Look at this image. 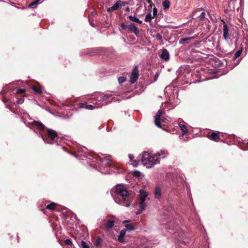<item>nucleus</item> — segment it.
I'll use <instances>...</instances> for the list:
<instances>
[{
  "label": "nucleus",
  "mask_w": 248,
  "mask_h": 248,
  "mask_svg": "<svg viewBox=\"0 0 248 248\" xmlns=\"http://www.w3.org/2000/svg\"><path fill=\"white\" fill-rule=\"evenodd\" d=\"M132 174L136 177H139L140 176L141 173L138 170H134L132 172Z\"/></svg>",
  "instance_id": "obj_37"
},
{
  "label": "nucleus",
  "mask_w": 248,
  "mask_h": 248,
  "mask_svg": "<svg viewBox=\"0 0 248 248\" xmlns=\"http://www.w3.org/2000/svg\"><path fill=\"white\" fill-rule=\"evenodd\" d=\"M95 101H96V100ZM94 106L92 105L87 104L86 109H88V110H92V109L95 108H97L96 107V102L94 103Z\"/></svg>",
  "instance_id": "obj_31"
},
{
  "label": "nucleus",
  "mask_w": 248,
  "mask_h": 248,
  "mask_svg": "<svg viewBox=\"0 0 248 248\" xmlns=\"http://www.w3.org/2000/svg\"><path fill=\"white\" fill-rule=\"evenodd\" d=\"M242 49H240V50H238V51H237L236 52V53L234 54V56H233V59L234 60H236L237 58H238L240 55L242 53Z\"/></svg>",
  "instance_id": "obj_29"
},
{
  "label": "nucleus",
  "mask_w": 248,
  "mask_h": 248,
  "mask_svg": "<svg viewBox=\"0 0 248 248\" xmlns=\"http://www.w3.org/2000/svg\"><path fill=\"white\" fill-rule=\"evenodd\" d=\"M163 112L162 110L159 109L157 111L156 114L155 116V124L159 128H161V122H165V120H166L165 118H163V117H161Z\"/></svg>",
  "instance_id": "obj_8"
},
{
  "label": "nucleus",
  "mask_w": 248,
  "mask_h": 248,
  "mask_svg": "<svg viewBox=\"0 0 248 248\" xmlns=\"http://www.w3.org/2000/svg\"><path fill=\"white\" fill-rule=\"evenodd\" d=\"M155 39L159 41H162V37L159 33H157L155 35Z\"/></svg>",
  "instance_id": "obj_40"
},
{
  "label": "nucleus",
  "mask_w": 248,
  "mask_h": 248,
  "mask_svg": "<svg viewBox=\"0 0 248 248\" xmlns=\"http://www.w3.org/2000/svg\"><path fill=\"white\" fill-rule=\"evenodd\" d=\"M195 37H186L180 39L179 43L180 44H184L187 43L189 41H192L195 39Z\"/></svg>",
  "instance_id": "obj_22"
},
{
  "label": "nucleus",
  "mask_w": 248,
  "mask_h": 248,
  "mask_svg": "<svg viewBox=\"0 0 248 248\" xmlns=\"http://www.w3.org/2000/svg\"><path fill=\"white\" fill-rule=\"evenodd\" d=\"M179 126L183 132V135H184L185 133H186L187 132V128L185 125L181 124H179Z\"/></svg>",
  "instance_id": "obj_25"
},
{
  "label": "nucleus",
  "mask_w": 248,
  "mask_h": 248,
  "mask_svg": "<svg viewBox=\"0 0 248 248\" xmlns=\"http://www.w3.org/2000/svg\"><path fill=\"white\" fill-rule=\"evenodd\" d=\"M160 57L162 60L166 61H168L170 59L169 51L166 49H163Z\"/></svg>",
  "instance_id": "obj_15"
},
{
  "label": "nucleus",
  "mask_w": 248,
  "mask_h": 248,
  "mask_svg": "<svg viewBox=\"0 0 248 248\" xmlns=\"http://www.w3.org/2000/svg\"><path fill=\"white\" fill-rule=\"evenodd\" d=\"M112 94H106L99 95L96 99V107L98 108L103 106L107 105L112 101Z\"/></svg>",
  "instance_id": "obj_5"
},
{
  "label": "nucleus",
  "mask_w": 248,
  "mask_h": 248,
  "mask_svg": "<svg viewBox=\"0 0 248 248\" xmlns=\"http://www.w3.org/2000/svg\"><path fill=\"white\" fill-rule=\"evenodd\" d=\"M152 18V16L151 14L149 13L146 15V16H145V21L146 22H150L151 21Z\"/></svg>",
  "instance_id": "obj_32"
},
{
  "label": "nucleus",
  "mask_w": 248,
  "mask_h": 248,
  "mask_svg": "<svg viewBox=\"0 0 248 248\" xmlns=\"http://www.w3.org/2000/svg\"><path fill=\"white\" fill-rule=\"evenodd\" d=\"M126 11H129V8L128 7H127V8H126Z\"/></svg>",
  "instance_id": "obj_53"
},
{
  "label": "nucleus",
  "mask_w": 248,
  "mask_h": 248,
  "mask_svg": "<svg viewBox=\"0 0 248 248\" xmlns=\"http://www.w3.org/2000/svg\"><path fill=\"white\" fill-rule=\"evenodd\" d=\"M126 230H122L120 232V234L118 237V241L119 242H123L124 241V236H125Z\"/></svg>",
  "instance_id": "obj_21"
},
{
  "label": "nucleus",
  "mask_w": 248,
  "mask_h": 248,
  "mask_svg": "<svg viewBox=\"0 0 248 248\" xmlns=\"http://www.w3.org/2000/svg\"><path fill=\"white\" fill-rule=\"evenodd\" d=\"M128 157L129 158V159H130V161L131 162V161H133V160H134V156H133V155H131V154H129L128 155Z\"/></svg>",
  "instance_id": "obj_48"
},
{
  "label": "nucleus",
  "mask_w": 248,
  "mask_h": 248,
  "mask_svg": "<svg viewBox=\"0 0 248 248\" xmlns=\"http://www.w3.org/2000/svg\"><path fill=\"white\" fill-rule=\"evenodd\" d=\"M125 227L126 229V230H128L130 231H134L135 229V228L133 225L130 224H126L125 225Z\"/></svg>",
  "instance_id": "obj_30"
},
{
  "label": "nucleus",
  "mask_w": 248,
  "mask_h": 248,
  "mask_svg": "<svg viewBox=\"0 0 248 248\" xmlns=\"http://www.w3.org/2000/svg\"><path fill=\"white\" fill-rule=\"evenodd\" d=\"M32 89L37 94H41L42 93L41 89H37L35 87L33 86L32 87Z\"/></svg>",
  "instance_id": "obj_34"
},
{
  "label": "nucleus",
  "mask_w": 248,
  "mask_h": 248,
  "mask_svg": "<svg viewBox=\"0 0 248 248\" xmlns=\"http://www.w3.org/2000/svg\"><path fill=\"white\" fill-rule=\"evenodd\" d=\"M174 213V210L171 206L168 209L165 207L163 212V216L161 220V225H166L168 223H170V221L171 220L170 218L173 217Z\"/></svg>",
  "instance_id": "obj_6"
},
{
  "label": "nucleus",
  "mask_w": 248,
  "mask_h": 248,
  "mask_svg": "<svg viewBox=\"0 0 248 248\" xmlns=\"http://www.w3.org/2000/svg\"><path fill=\"white\" fill-rule=\"evenodd\" d=\"M210 139L215 141H217L219 139V136L218 133L213 132L210 136Z\"/></svg>",
  "instance_id": "obj_23"
},
{
  "label": "nucleus",
  "mask_w": 248,
  "mask_h": 248,
  "mask_svg": "<svg viewBox=\"0 0 248 248\" xmlns=\"http://www.w3.org/2000/svg\"><path fill=\"white\" fill-rule=\"evenodd\" d=\"M111 195L115 202L126 207H129L131 203V198L125 187L123 185L116 186Z\"/></svg>",
  "instance_id": "obj_2"
},
{
  "label": "nucleus",
  "mask_w": 248,
  "mask_h": 248,
  "mask_svg": "<svg viewBox=\"0 0 248 248\" xmlns=\"http://www.w3.org/2000/svg\"><path fill=\"white\" fill-rule=\"evenodd\" d=\"M169 91L171 92L169 96L170 100L173 99L175 103H179V101L178 98V91L177 89L171 87V86L167 87L165 89V92L168 93Z\"/></svg>",
  "instance_id": "obj_7"
},
{
  "label": "nucleus",
  "mask_w": 248,
  "mask_h": 248,
  "mask_svg": "<svg viewBox=\"0 0 248 248\" xmlns=\"http://www.w3.org/2000/svg\"><path fill=\"white\" fill-rule=\"evenodd\" d=\"M162 187L160 186H156L154 191L155 198L159 199L162 195Z\"/></svg>",
  "instance_id": "obj_12"
},
{
  "label": "nucleus",
  "mask_w": 248,
  "mask_h": 248,
  "mask_svg": "<svg viewBox=\"0 0 248 248\" xmlns=\"http://www.w3.org/2000/svg\"><path fill=\"white\" fill-rule=\"evenodd\" d=\"M139 205L140 209H138L136 212V214L137 215H139V214H140L145 209L146 206V205L145 203L144 202L139 201Z\"/></svg>",
  "instance_id": "obj_18"
},
{
  "label": "nucleus",
  "mask_w": 248,
  "mask_h": 248,
  "mask_svg": "<svg viewBox=\"0 0 248 248\" xmlns=\"http://www.w3.org/2000/svg\"><path fill=\"white\" fill-rule=\"evenodd\" d=\"M140 201L145 202L146 199L147 198V196H148L147 192L143 189H140Z\"/></svg>",
  "instance_id": "obj_16"
},
{
  "label": "nucleus",
  "mask_w": 248,
  "mask_h": 248,
  "mask_svg": "<svg viewBox=\"0 0 248 248\" xmlns=\"http://www.w3.org/2000/svg\"><path fill=\"white\" fill-rule=\"evenodd\" d=\"M158 74L157 73H156L155 74V80H156L157 79V78H158Z\"/></svg>",
  "instance_id": "obj_49"
},
{
  "label": "nucleus",
  "mask_w": 248,
  "mask_h": 248,
  "mask_svg": "<svg viewBox=\"0 0 248 248\" xmlns=\"http://www.w3.org/2000/svg\"><path fill=\"white\" fill-rule=\"evenodd\" d=\"M81 245L82 248H90L89 246L84 241H81Z\"/></svg>",
  "instance_id": "obj_35"
},
{
  "label": "nucleus",
  "mask_w": 248,
  "mask_h": 248,
  "mask_svg": "<svg viewBox=\"0 0 248 248\" xmlns=\"http://www.w3.org/2000/svg\"><path fill=\"white\" fill-rule=\"evenodd\" d=\"M99 165L101 170L103 168L107 170L108 169L110 166V161L109 158L105 157L101 159Z\"/></svg>",
  "instance_id": "obj_11"
},
{
  "label": "nucleus",
  "mask_w": 248,
  "mask_h": 248,
  "mask_svg": "<svg viewBox=\"0 0 248 248\" xmlns=\"http://www.w3.org/2000/svg\"><path fill=\"white\" fill-rule=\"evenodd\" d=\"M177 73H178V77L175 80V82L181 84L191 83L188 80L191 76L188 71L184 70L183 72L182 69H178Z\"/></svg>",
  "instance_id": "obj_3"
},
{
  "label": "nucleus",
  "mask_w": 248,
  "mask_h": 248,
  "mask_svg": "<svg viewBox=\"0 0 248 248\" xmlns=\"http://www.w3.org/2000/svg\"><path fill=\"white\" fill-rule=\"evenodd\" d=\"M129 222V220H124L123 221V223H126V222Z\"/></svg>",
  "instance_id": "obj_51"
},
{
  "label": "nucleus",
  "mask_w": 248,
  "mask_h": 248,
  "mask_svg": "<svg viewBox=\"0 0 248 248\" xmlns=\"http://www.w3.org/2000/svg\"><path fill=\"white\" fill-rule=\"evenodd\" d=\"M129 93H125V96H123V98L124 99H127V98H129L131 97V95H127L128 94H129Z\"/></svg>",
  "instance_id": "obj_45"
},
{
  "label": "nucleus",
  "mask_w": 248,
  "mask_h": 248,
  "mask_svg": "<svg viewBox=\"0 0 248 248\" xmlns=\"http://www.w3.org/2000/svg\"><path fill=\"white\" fill-rule=\"evenodd\" d=\"M56 205V203L55 202H52L50 204H48L46 206V208L49 210H54Z\"/></svg>",
  "instance_id": "obj_28"
},
{
  "label": "nucleus",
  "mask_w": 248,
  "mask_h": 248,
  "mask_svg": "<svg viewBox=\"0 0 248 248\" xmlns=\"http://www.w3.org/2000/svg\"><path fill=\"white\" fill-rule=\"evenodd\" d=\"M139 69L137 66H135L133 69L132 72L130 76V82L131 83H134L139 78Z\"/></svg>",
  "instance_id": "obj_9"
},
{
  "label": "nucleus",
  "mask_w": 248,
  "mask_h": 248,
  "mask_svg": "<svg viewBox=\"0 0 248 248\" xmlns=\"http://www.w3.org/2000/svg\"><path fill=\"white\" fill-rule=\"evenodd\" d=\"M127 25H126L124 23L121 24V27L123 30L127 29Z\"/></svg>",
  "instance_id": "obj_47"
},
{
  "label": "nucleus",
  "mask_w": 248,
  "mask_h": 248,
  "mask_svg": "<svg viewBox=\"0 0 248 248\" xmlns=\"http://www.w3.org/2000/svg\"><path fill=\"white\" fill-rule=\"evenodd\" d=\"M236 0H230L228 3L227 10L230 11H234L235 9V5Z\"/></svg>",
  "instance_id": "obj_19"
},
{
  "label": "nucleus",
  "mask_w": 248,
  "mask_h": 248,
  "mask_svg": "<svg viewBox=\"0 0 248 248\" xmlns=\"http://www.w3.org/2000/svg\"><path fill=\"white\" fill-rule=\"evenodd\" d=\"M131 164L133 166V167H137L138 164V162L136 160H133V161H131Z\"/></svg>",
  "instance_id": "obj_41"
},
{
  "label": "nucleus",
  "mask_w": 248,
  "mask_h": 248,
  "mask_svg": "<svg viewBox=\"0 0 248 248\" xmlns=\"http://www.w3.org/2000/svg\"><path fill=\"white\" fill-rule=\"evenodd\" d=\"M89 22H90V25L92 26H94V25H93V23L92 21H91V20L89 19Z\"/></svg>",
  "instance_id": "obj_50"
},
{
  "label": "nucleus",
  "mask_w": 248,
  "mask_h": 248,
  "mask_svg": "<svg viewBox=\"0 0 248 248\" xmlns=\"http://www.w3.org/2000/svg\"><path fill=\"white\" fill-rule=\"evenodd\" d=\"M121 1H117L112 7L108 8L107 11L110 12L113 11L117 10L122 7Z\"/></svg>",
  "instance_id": "obj_14"
},
{
  "label": "nucleus",
  "mask_w": 248,
  "mask_h": 248,
  "mask_svg": "<svg viewBox=\"0 0 248 248\" xmlns=\"http://www.w3.org/2000/svg\"><path fill=\"white\" fill-rule=\"evenodd\" d=\"M87 104L86 103H80L78 105V108H86Z\"/></svg>",
  "instance_id": "obj_33"
},
{
  "label": "nucleus",
  "mask_w": 248,
  "mask_h": 248,
  "mask_svg": "<svg viewBox=\"0 0 248 248\" xmlns=\"http://www.w3.org/2000/svg\"><path fill=\"white\" fill-rule=\"evenodd\" d=\"M205 13L204 12H202L201 13L200 15L199 16V17L201 19H203L205 17Z\"/></svg>",
  "instance_id": "obj_46"
},
{
  "label": "nucleus",
  "mask_w": 248,
  "mask_h": 248,
  "mask_svg": "<svg viewBox=\"0 0 248 248\" xmlns=\"http://www.w3.org/2000/svg\"><path fill=\"white\" fill-rule=\"evenodd\" d=\"M24 101V99L23 98H20L19 99H18L17 100V103L18 104H22Z\"/></svg>",
  "instance_id": "obj_44"
},
{
  "label": "nucleus",
  "mask_w": 248,
  "mask_h": 248,
  "mask_svg": "<svg viewBox=\"0 0 248 248\" xmlns=\"http://www.w3.org/2000/svg\"><path fill=\"white\" fill-rule=\"evenodd\" d=\"M25 92V90L24 89H17L16 90V93L18 94H22Z\"/></svg>",
  "instance_id": "obj_39"
},
{
  "label": "nucleus",
  "mask_w": 248,
  "mask_h": 248,
  "mask_svg": "<svg viewBox=\"0 0 248 248\" xmlns=\"http://www.w3.org/2000/svg\"><path fill=\"white\" fill-rule=\"evenodd\" d=\"M125 78L124 77H120L118 78V82L120 84L123 83L125 81Z\"/></svg>",
  "instance_id": "obj_36"
},
{
  "label": "nucleus",
  "mask_w": 248,
  "mask_h": 248,
  "mask_svg": "<svg viewBox=\"0 0 248 248\" xmlns=\"http://www.w3.org/2000/svg\"><path fill=\"white\" fill-rule=\"evenodd\" d=\"M47 137L45 138L42 134L40 133V136L44 140V141L46 143H54L57 142L58 139V136L57 132L51 129H47Z\"/></svg>",
  "instance_id": "obj_4"
},
{
  "label": "nucleus",
  "mask_w": 248,
  "mask_h": 248,
  "mask_svg": "<svg viewBox=\"0 0 248 248\" xmlns=\"http://www.w3.org/2000/svg\"><path fill=\"white\" fill-rule=\"evenodd\" d=\"M101 242V239L100 238H98L95 242V245L96 246H98L100 245Z\"/></svg>",
  "instance_id": "obj_42"
},
{
  "label": "nucleus",
  "mask_w": 248,
  "mask_h": 248,
  "mask_svg": "<svg viewBox=\"0 0 248 248\" xmlns=\"http://www.w3.org/2000/svg\"><path fill=\"white\" fill-rule=\"evenodd\" d=\"M41 0H35L29 4V7L31 8H34L40 2Z\"/></svg>",
  "instance_id": "obj_27"
},
{
  "label": "nucleus",
  "mask_w": 248,
  "mask_h": 248,
  "mask_svg": "<svg viewBox=\"0 0 248 248\" xmlns=\"http://www.w3.org/2000/svg\"><path fill=\"white\" fill-rule=\"evenodd\" d=\"M223 38L225 40L228 39V34H229V29L227 25L225 23L223 24Z\"/></svg>",
  "instance_id": "obj_17"
},
{
  "label": "nucleus",
  "mask_w": 248,
  "mask_h": 248,
  "mask_svg": "<svg viewBox=\"0 0 248 248\" xmlns=\"http://www.w3.org/2000/svg\"><path fill=\"white\" fill-rule=\"evenodd\" d=\"M170 2L169 0H165L162 2V5L164 9H169L170 6Z\"/></svg>",
  "instance_id": "obj_26"
},
{
  "label": "nucleus",
  "mask_w": 248,
  "mask_h": 248,
  "mask_svg": "<svg viewBox=\"0 0 248 248\" xmlns=\"http://www.w3.org/2000/svg\"><path fill=\"white\" fill-rule=\"evenodd\" d=\"M103 220L105 222L103 228L106 231H109L113 227L114 224V220L108 219L107 217L104 218Z\"/></svg>",
  "instance_id": "obj_10"
},
{
  "label": "nucleus",
  "mask_w": 248,
  "mask_h": 248,
  "mask_svg": "<svg viewBox=\"0 0 248 248\" xmlns=\"http://www.w3.org/2000/svg\"><path fill=\"white\" fill-rule=\"evenodd\" d=\"M165 229H170V228H169V227H168L167 226H165Z\"/></svg>",
  "instance_id": "obj_54"
},
{
  "label": "nucleus",
  "mask_w": 248,
  "mask_h": 248,
  "mask_svg": "<svg viewBox=\"0 0 248 248\" xmlns=\"http://www.w3.org/2000/svg\"><path fill=\"white\" fill-rule=\"evenodd\" d=\"M157 10L156 8H154L153 11V17H155L157 15Z\"/></svg>",
  "instance_id": "obj_43"
},
{
  "label": "nucleus",
  "mask_w": 248,
  "mask_h": 248,
  "mask_svg": "<svg viewBox=\"0 0 248 248\" xmlns=\"http://www.w3.org/2000/svg\"><path fill=\"white\" fill-rule=\"evenodd\" d=\"M168 155V151L165 150H161L155 154L144 151L142 154L141 163L147 168H151L159 164L160 159L165 158Z\"/></svg>",
  "instance_id": "obj_1"
},
{
  "label": "nucleus",
  "mask_w": 248,
  "mask_h": 248,
  "mask_svg": "<svg viewBox=\"0 0 248 248\" xmlns=\"http://www.w3.org/2000/svg\"><path fill=\"white\" fill-rule=\"evenodd\" d=\"M128 18L131 21L138 23L140 24H142V21L141 20H140L137 17L133 16H129Z\"/></svg>",
  "instance_id": "obj_24"
},
{
  "label": "nucleus",
  "mask_w": 248,
  "mask_h": 248,
  "mask_svg": "<svg viewBox=\"0 0 248 248\" xmlns=\"http://www.w3.org/2000/svg\"><path fill=\"white\" fill-rule=\"evenodd\" d=\"M7 108H9V109H11V108H10L9 107L7 106Z\"/></svg>",
  "instance_id": "obj_55"
},
{
  "label": "nucleus",
  "mask_w": 248,
  "mask_h": 248,
  "mask_svg": "<svg viewBox=\"0 0 248 248\" xmlns=\"http://www.w3.org/2000/svg\"><path fill=\"white\" fill-rule=\"evenodd\" d=\"M127 29L130 32L134 33L136 35H138L140 33L139 30L134 23L128 25Z\"/></svg>",
  "instance_id": "obj_13"
},
{
  "label": "nucleus",
  "mask_w": 248,
  "mask_h": 248,
  "mask_svg": "<svg viewBox=\"0 0 248 248\" xmlns=\"http://www.w3.org/2000/svg\"><path fill=\"white\" fill-rule=\"evenodd\" d=\"M64 243L66 245H72V241L71 239H66L65 241H64Z\"/></svg>",
  "instance_id": "obj_38"
},
{
  "label": "nucleus",
  "mask_w": 248,
  "mask_h": 248,
  "mask_svg": "<svg viewBox=\"0 0 248 248\" xmlns=\"http://www.w3.org/2000/svg\"><path fill=\"white\" fill-rule=\"evenodd\" d=\"M32 124L33 126H36L39 130H43L45 128V125L40 122L33 121Z\"/></svg>",
  "instance_id": "obj_20"
},
{
  "label": "nucleus",
  "mask_w": 248,
  "mask_h": 248,
  "mask_svg": "<svg viewBox=\"0 0 248 248\" xmlns=\"http://www.w3.org/2000/svg\"><path fill=\"white\" fill-rule=\"evenodd\" d=\"M199 82V81H198V80H195V81H194L193 82V83H197V82Z\"/></svg>",
  "instance_id": "obj_52"
}]
</instances>
